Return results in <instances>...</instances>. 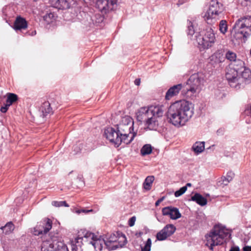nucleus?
Here are the masks:
<instances>
[{"label":"nucleus","instance_id":"nucleus-7","mask_svg":"<svg viewBox=\"0 0 251 251\" xmlns=\"http://www.w3.org/2000/svg\"><path fill=\"white\" fill-rule=\"evenodd\" d=\"M41 250V251H69L67 246L52 233L43 240Z\"/></svg>","mask_w":251,"mask_h":251},{"label":"nucleus","instance_id":"nucleus-55","mask_svg":"<svg viewBox=\"0 0 251 251\" xmlns=\"http://www.w3.org/2000/svg\"><path fill=\"white\" fill-rule=\"evenodd\" d=\"M34 34H36V31H34Z\"/></svg>","mask_w":251,"mask_h":251},{"label":"nucleus","instance_id":"nucleus-42","mask_svg":"<svg viewBox=\"0 0 251 251\" xmlns=\"http://www.w3.org/2000/svg\"><path fill=\"white\" fill-rule=\"evenodd\" d=\"M93 210L92 209L90 210H86L85 209H81L76 210L75 212L77 214H80L81 213H84L85 214L88 213L90 212H92Z\"/></svg>","mask_w":251,"mask_h":251},{"label":"nucleus","instance_id":"nucleus-50","mask_svg":"<svg viewBox=\"0 0 251 251\" xmlns=\"http://www.w3.org/2000/svg\"><path fill=\"white\" fill-rule=\"evenodd\" d=\"M103 19V18L102 17H100V20L99 21V22H100L102 21Z\"/></svg>","mask_w":251,"mask_h":251},{"label":"nucleus","instance_id":"nucleus-15","mask_svg":"<svg viewBox=\"0 0 251 251\" xmlns=\"http://www.w3.org/2000/svg\"><path fill=\"white\" fill-rule=\"evenodd\" d=\"M162 214L164 216H169L172 220H176L181 217L177 208L173 206H167L162 209Z\"/></svg>","mask_w":251,"mask_h":251},{"label":"nucleus","instance_id":"nucleus-12","mask_svg":"<svg viewBox=\"0 0 251 251\" xmlns=\"http://www.w3.org/2000/svg\"><path fill=\"white\" fill-rule=\"evenodd\" d=\"M52 221L49 218H45L42 221L38 223L35 227L31 230L35 235L46 234L52 227Z\"/></svg>","mask_w":251,"mask_h":251},{"label":"nucleus","instance_id":"nucleus-25","mask_svg":"<svg viewBox=\"0 0 251 251\" xmlns=\"http://www.w3.org/2000/svg\"><path fill=\"white\" fill-rule=\"evenodd\" d=\"M116 129L119 133H132L133 131V127H129V126H126L120 123L117 125Z\"/></svg>","mask_w":251,"mask_h":251},{"label":"nucleus","instance_id":"nucleus-45","mask_svg":"<svg viewBox=\"0 0 251 251\" xmlns=\"http://www.w3.org/2000/svg\"><path fill=\"white\" fill-rule=\"evenodd\" d=\"M244 251H251V246H246L243 248Z\"/></svg>","mask_w":251,"mask_h":251},{"label":"nucleus","instance_id":"nucleus-5","mask_svg":"<svg viewBox=\"0 0 251 251\" xmlns=\"http://www.w3.org/2000/svg\"><path fill=\"white\" fill-rule=\"evenodd\" d=\"M234 38L245 42L251 35V16H247L238 19L233 27Z\"/></svg>","mask_w":251,"mask_h":251},{"label":"nucleus","instance_id":"nucleus-56","mask_svg":"<svg viewBox=\"0 0 251 251\" xmlns=\"http://www.w3.org/2000/svg\"><path fill=\"white\" fill-rule=\"evenodd\" d=\"M184 1H185V0H183Z\"/></svg>","mask_w":251,"mask_h":251},{"label":"nucleus","instance_id":"nucleus-46","mask_svg":"<svg viewBox=\"0 0 251 251\" xmlns=\"http://www.w3.org/2000/svg\"><path fill=\"white\" fill-rule=\"evenodd\" d=\"M239 248L238 247H232L229 251H239Z\"/></svg>","mask_w":251,"mask_h":251},{"label":"nucleus","instance_id":"nucleus-49","mask_svg":"<svg viewBox=\"0 0 251 251\" xmlns=\"http://www.w3.org/2000/svg\"><path fill=\"white\" fill-rule=\"evenodd\" d=\"M191 186V184L190 183H188L186 184V185L185 186H186L187 187V186Z\"/></svg>","mask_w":251,"mask_h":251},{"label":"nucleus","instance_id":"nucleus-2","mask_svg":"<svg viewBox=\"0 0 251 251\" xmlns=\"http://www.w3.org/2000/svg\"><path fill=\"white\" fill-rule=\"evenodd\" d=\"M164 113L163 105L143 107L136 113V118L138 121L145 123L150 130H156L158 126L157 118L162 117Z\"/></svg>","mask_w":251,"mask_h":251},{"label":"nucleus","instance_id":"nucleus-35","mask_svg":"<svg viewBox=\"0 0 251 251\" xmlns=\"http://www.w3.org/2000/svg\"><path fill=\"white\" fill-rule=\"evenodd\" d=\"M187 34L188 35L192 36L195 33V31L191 21L187 20Z\"/></svg>","mask_w":251,"mask_h":251},{"label":"nucleus","instance_id":"nucleus-52","mask_svg":"<svg viewBox=\"0 0 251 251\" xmlns=\"http://www.w3.org/2000/svg\"><path fill=\"white\" fill-rule=\"evenodd\" d=\"M178 4H182V2H180V1H178Z\"/></svg>","mask_w":251,"mask_h":251},{"label":"nucleus","instance_id":"nucleus-23","mask_svg":"<svg viewBox=\"0 0 251 251\" xmlns=\"http://www.w3.org/2000/svg\"><path fill=\"white\" fill-rule=\"evenodd\" d=\"M234 176V174L232 172L229 171L227 172L226 176H222L221 178V180L219 181L218 183L220 185L226 186L232 180Z\"/></svg>","mask_w":251,"mask_h":251},{"label":"nucleus","instance_id":"nucleus-20","mask_svg":"<svg viewBox=\"0 0 251 251\" xmlns=\"http://www.w3.org/2000/svg\"><path fill=\"white\" fill-rule=\"evenodd\" d=\"M131 133H119V138L117 137L116 145L119 147L122 142L126 144L130 143L133 140L134 134L132 135L130 138L129 139L128 136Z\"/></svg>","mask_w":251,"mask_h":251},{"label":"nucleus","instance_id":"nucleus-44","mask_svg":"<svg viewBox=\"0 0 251 251\" xmlns=\"http://www.w3.org/2000/svg\"><path fill=\"white\" fill-rule=\"evenodd\" d=\"M165 199V197H162V198L158 199L155 203L156 206H157L159 205V204Z\"/></svg>","mask_w":251,"mask_h":251},{"label":"nucleus","instance_id":"nucleus-19","mask_svg":"<svg viewBox=\"0 0 251 251\" xmlns=\"http://www.w3.org/2000/svg\"><path fill=\"white\" fill-rule=\"evenodd\" d=\"M104 135L111 143L116 145L117 137L119 138V132L113 127H108L104 130Z\"/></svg>","mask_w":251,"mask_h":251},{"label":"nucleus","instance_id":"nucleus-8","mask_svg":"<svg viewBox=\"0 0 251 251\" xmlns=\"http://www.w3.org/2000/svg\"><path fill=\"white\" fill-rule=\"evenodd\" d=\"M216 37L214 31L210 26H207L201 30L196 36L198 44L204 49L211 47L215 43Z\"/></svg>","mask_w":251,"mask_h":251},{"label":"nucleus","instance_id":"nucleus-4","mask_svg":"<svg viewBox=\"0 0 251 251\" xmlns=\"http://www.w3.org/2000/svg\"><path fill=\"white\" fill-rule=\"evenodd\" d=\"M230 236L231 234L225 227L220 225H215L209 234L205 236V245L208 247L211 251H213L214 246L222 245L226 242V238L227 236L230 237Z\"/></svg>","mask_w":251,"mask_h":251},{"label":"nucleus","instance_id":"nucleus-10","mask_svg":"<svg viewBox=\"0 0 251 251\" xmlns=\"http://www.w3.org/2000/svg\"><path fill=\"white\" fill-rule=\"evenodd\" d=\"M225 10L223 4L217 0H211L209 2V7L204 15L205 20L219 19Z\"/></svg>","mask_w":251,"mask_h":251},{"label":"nucleus","instance_id":"nucleus-32","mask_svg":"<svg viewBox=\"0 0 251 251\" xmlns=\"http://www.w3.org/2000/svg\"><path fill=\"white\" fill-rule=\"evenodd\" d=\"M120 123L129 127H133L134 123L133 119L128 116H126L122 118Z\"/></svg>","mask_w":251,"mask_h":251},{"label":"nucleus","instance_id":"nucleus-18","mask_svg":"<svg viewBox=\"0 0 251 251\" xmlns=\"http://www.w3.org/2000/svg\"><path fill=\"white\" fill-rule=\"evenodd\" d=\"M224 50H218L210 57V63L215 67L225 61Z\"/></svg>","mask_w":251,"mask_h":251},{"label":"nucleus","instance_id":"nucleus-13","mask_svg":"<svg viewBox=\"0 0 251 251\" xmlns=\"http://www.w3.org/2000/svg\"><path fill=\"white\" fill-rule=\"evenodd\" d=\"M185 88L184 84L182 83L175 85L171 87L166 93L165 99L169 100L173 97L177 96L180 92H181L182 95L188 97L186 90H185L184 91Z\"/></svg>","mask_w":251,"mask_h":251},{"label":"nucleus","instance_id":"nucleus-1","mask_svg":"<svg viewBox=\"0 0 251 251\" xmlns=\"http://www.w3.org/2000/svg\"><path fill=\"white\" fill-rule=\"evenodd\" d=\"M225 59L231 63L228 65L226 77L231 87L236 90L244 88L251 82V71L245 66L244 61L236 59L235 52L227 50L224 53Z\"/></svg>","mask_w":251,"mask_h":251},{"label":"nucleus","instance_id":"nucleus-38","mask_svg":"<svg viewBox=\"0 0 251 251\" xmlns=\"http://www.w3.org/2000/svg\"><path fill=\"white\" fill-rule=\"evenodd\" d=\"M51 204L55 207H61V206H65L69 207V205L67 203L66 201H52L51 202Z\"/></svg>","mask_w":251,"mask_h":251},{"label":"nucleus","instance_id":"nucleus-6","mask_svg":"<svg viewBox=\"0 0 251 251\" xmlns=\"http://www.w3.org/2000/svg\"><path fill=\"white\" fill-rule=\"evenodd\" d=\"M205 76L202 73L199 72L192 75L186 83H183L186 90L188 97L199 93L205 81Z\"/></svg>","mask_w":251,"mask_h":251},{"label":"nucleus","instance_id":"nucleus-39","mask_svg":"<svg viewBox=\"0 0 251 251\" xmlns=\"http://www.w3.org/2000/svg\"><path fill=\"white\" fill-rule=\"evenodd\" d=\"M151 245V240L150 238H148L146 241L145 246L141 249L142 251H150Z\"/></svg>","mask_w":251,"mask_h":251},{"label":"nucleus","instance_id":"nucleus-29","mask_svg":"<svg viewBox=\"0 0 251 251\" xmlns=\"http://www.w3.org/2000/svg\"><path fill=\"white\" fill-rule=\"evenodd\" d=\"M122 234H123L120 232H117L116 234L113 233L109 236L106 241L116 244L117 243V241L119 242V241L122 240L121 238H120L122 236Z\"/></svg>","mask_w":251,"mask_h":251},{"label":"nucleus","instance_id":"nucleus-48","mask_svg":"<svg viewBox=\"0 0 251 251\" xmlns=\"http://www.w3.org/2000/svg\"><path fill=\"white\" fill-rule=\"evenodd\" d=\"M82 176H77V179L80 181H81L83 184H84V183H83V180H82Z\"/></svg>","mask_w":251,"mask_h":251},{"label":"nucleus","instance_id":"nucleus-43","mask_svg":"<svg viewBox=\"0 0 251 251\" xmlns=\"http://www.w3.org/2000/svg\"><path fill=\"white\" fill-rule=\"evenodd\" d=\"M9 105H8L7 104H5L4 105V106H2L1 108H0V111L2 112V113H5L7 112V111L8 110L9 107Z\"/></svg>","mask_w":251,"mask_h":251},{"label":"nucleus","instance_id":"nucleus-37","mask_svg":"<svg viewBox=\"0 0 251 251\" xmlns=\"http://www.w3.org/2000/svg\"><path fill=\"white\" fill-rule=\"evenodd\" d=\"M53 18L54 13L51 12L48 13L43 16L44 20L48 24L52 22Z\"/></svg>","mask_w":251,"mask_h":251},{"label":"nucleus","instance_id":"nucleus-31","mask_svg":"<svg viewBox=\"0 0 251 251\" xmlns=\"http://www.w3.org/2000/svg\"><path fill=\"white\" fill-rule=\"evenodd\" d=\"M14 227V225L11 222H9L4 226H2L0 229L5 234H8L13 230Z\"/></svg>","mask_w":251,"mask_h":251},{"label":"nucleus","instance_id":"nucleus-27","mask_svg":"<svg viewBox=\"0 0 251 251\" xmlns=\"http://www.w3.org/2000/svg\"><path fill=\"white\" fill-rule=\"evenodd\" d=\"M6 104L9 106L12 105L18 100V96L14 93H8L6 94Z\"/></svg>","mask_w":251,"mask_h":251},{"label":"nucleus","instance_id":"nucleus-22","mask_svg":"<svg viewBox=\"0 0 251 251\" xmlns=\"http://www.w3.org/2000/svg\"><path fill=\"white\" fill-rule=\"evenodd\" d=\"M40 111L42 113L43 117L47 116L48 114H52L50 102L49 101L43 102L40 108Z\"/></svg>","mask_w":251,"mask_h":251},{"label":"nucleus","instance_id":"nucleus-36","mask_svg":"<svg viewBox=\"0 0 251 251\" xmlns=\"http://www.w3.org/2000/svg\"><path fill=\"white\" fill-rule=\"evenodd\" d=\"M156 237L159 241H163L166 240L168 237L163 230L161 229L156 234Z\"/></svg>","mask_w":251,"mask_h":251},{"label":"nucleus","instance_id":"nucleus-34","mask_svg":"<svg viewBox=\"0 0 251 251\" xmlns=\"http://www.w3.org/2000/svg\"><path fill=\"white\" fill-rule=\"evenodd\" d=\"M227 29V25L226 20H221L219 23V30L221 33L225 34Z\"/></svg>","mask_w":251,"mask_h":251},{"label":"nucleus","instance_id":"nucleus-53","mask_svg":"<svg viewBox=\"0 0 251 251\" xmlns=\"http://www.w3.org/2000/svg\"><path fill=\"white\" fill-rule=\"evenodd\" d=\"M34 2H36L38 0H32Z\"/></svg>","mask_w":251,"mask_h":251},{"label":"nucleus","instance_id":"nucleus-11","mask_svg":"<svg viewBox=\"0 0 251 251\" xmlns=\"http://www.w3.org/2000/svg\"><path fill=\"white\" fill-rule=\"evenodd\" d=\"M166 116L168 122L175 126H181L185 125L184 122L181 118L182 115H180L175 103L169 106L166 112Z\"/></svg>","mask_w":251,"mask_h":251},{"label":"nucleus","instance_id":"nucleus-41","mask_svg":"<svg viewBox=\"0 0 251 251\" xmlns=\"http://www.w3.org/2000/svg\"><path fill=\"white\" fill-rule=\"evenodd\" d=\"M135 221H136V217L135 216H133L131 218H130L129 219L128 222V224L129 226H133L135 224Z\"/></svg>","mask_w":251,"mask_h":251},{"label":"nucleus","instance_id":"nucleus-26","mask_svg":"<svg viewBox=\"0 0 251 251\" xmlns=\"http://www.w3.org/2000/svg\"><path fill=\"white\" fill-rule=\"evenodd\" d=\"M154 180V176H147L143 183L144 188L147 191L150 190Z\"/></svg>","mask_w":251,"mask_h":251},{"label":"nucleus","instance_id":"nucleus-24","mask_svg":"<svg viewBox=\"0 0 251 251\" xmlns=\"http://www.w3.org/2000/svg\"><path fill=\"white\" fill-rule=\"evenodd\" d=\"M191 200L196 202L198 204L201 206L205 205L207 202L206 199L199 193L195 194L194 196L191 197Z\"/></svg>","mask_w":251,"mask_h":251},{"label":"nucleus","instance_id":"nucleus-17","mask_svg":"<svg viewBox=\"0 0 251 251\" xmlns=\"http://www.w3.org/2000/svg\"><path fill=\"white\" fill-rule=\"evenodd\" d=\"M122 240L119 241V243L114 244L108 241L101 240V243L104 242L106 248L109 251L115 250L119 248L123 247L127 243L126 238L125 234H122V236L120 238Z\"/></svg>","mask_w":251,"mask_h":251},{"label":"nucleus","instance_id":"nucleus-40","mask_svg":"<svg viewBox=\"0 0 251 251\" xmlns=\"http://www.w3.org/2000/svg\"><path fill=\"white\" fill-rule=\"evenodd\" d=\"M187 188L186 186H183L180 188L178 190L176 191L175 193L176 197H178L183 194L187 190Z\"/></svg>","mask_w":251,"mask_h":251},{"label":"nucleus","instance_id":"nucleus-28","mask_svg":"<svg viewBox=\"0 0 251 251\" xmlns=\"http://www.w3.org/2000/svg\"><path fill=\"white\" fill-rule=\"evenodd\" d=\"M162 229L168 237H170L175 233L176 230V227L173 224H168Z\"/></svg>","mask_w":251,"mask_h":251},{"label":"nucleus","instance_id":"nucleus-51","mask_svg":"<svg viewBox=\"0 0 251 251\" xmlns=\"http://www.w3.org/2000/svg\"><path fill=\"white\" fill-rule=\"evenodd\" d=\"M250 116L251 117V107H250Z\"/></svg>","mask_w":251,"mask_h":251},{"label":"nucleus","instance_id":"nucleus-9","mask_svg":"<svg viewBox=\"0 0 251 251\" xmlns=\"http://www.w3.org/2000/svg\"><path fill=\"white\" fill-rule=\"evenodd\" d=\"M177 109L182 115V120L185 124L194 114L193 105L191 102L185 100H182L175 102Z\"/></svg>","mask_w":251,"mask_h":251},{"label":"nucleus","instance_id":"nucleus-21","mask_svg":"<svg viewBox=\"0 0 251 251\" xmlns=\"http://www.w3.org/2000/svg\"><path fill=\"white\" fill-rule=\"evenodd\" d=\"M27 26V22L24 18L20 16L17 17L13 25V28L15 30H21L23 29H25Z\"/></svg>","mask_w":251,"mask_h":251},{"label":"nucleus","instance_id":"nucleus-16","mask_svg":"<svg viewBox=\"0 0 251 251\" xmlns=\"http://www.w3.org/2000/svg\"><path fill=\"white\" fill-rule=\"evenodd\" d=\"M49 1L52 7L66 10L71 7L73 0H49Z\"/></svg>","mask_w":251,"mask_h":251},{"label":"nucleus","instance_id":"nucleus-14","mask_svg":"<svg viewBox=\"0 0 251 251\" xmlns=\"http://www.w3.org/2000/svg\"><path fill=\"white\" fill-rule=\"evenodd\" d=\"M117 0H97L96 6L102 13L106 14L114 9Z\"/></svg>","mask_w":251,"mask_h":251},{"label":"nucleus","instance_id":"nucleus-33","mask_svg":"<svg viewBox=\"0 0 251 251\" xmlns=\"http://www.w3.org/2000/svg\"><path fill=\"white\" fill-rule=\"evenodd\" d=\"M152 152V147L150 144L145 145L141 149V153L144 156L150 154Z\"/></svg>","mask_w":251,"mask_h":251},{"label":"nucleus","instance_id":"nucleus-47","mask_svg":"<svg viewBox=\"0 0 251 251\" xmlns=\"http://www.w3.org/2000/svg\"><path fill=\"white\" fill-rule=\"evenodd\" d=\"M140 78H136L134 81V83L136 85L139 86L140 84Z\"/></svg>","mask_w":251,"mask_h":251},{"label":"nucleus","instance_id":"nucleus-30","mask_svg":"<svg viewBox=\"0 0 251 251\" xmlns=\"http://www.w3.org/2000/svg\"><path fill=\"white\" fill-rule=\"evenodd\" d=\"M204 142H196L193 145V148L195 152L201 153L204 150Z\"/></svg>","mask_w":251,"mask_h":251},{"label":"nucleus","instance_id":"nucleus-54","mask_svg":"<svg viewBox=\"0 0 251 251\" xmlns=\"http://www.w3.org/2000/svg\"><path fill=\"white\" fill-rule=\"evenodd\" d=\"M34 32H32V35H34Z\"/></svg>","mask_w":251,"mask_h":251},{"label":"nucleus","instance_id":"nucleus-3","mask_svg":"<svg viewBox=\"0 0 251 251\" xmlns=\"http://www.w3.org/2000/svg\"><path fill=\"white\" fill-rule=\"evenodd\" d=\"M101 240L93 233L87 232L83 237H78L72 242V251H96L101 250Z\"/></svg>","mask_w":251,"mask_h":251}]
</instances>
